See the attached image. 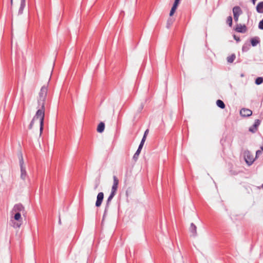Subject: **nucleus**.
I'll use <instances>...</instances> for the list:
<instances>
[{
    "label": "nucleus",
    "mask_w": 263,
    "mask_h": 263,
    "mask_svg": "<svg viewBox=\"0 0 263 263\" xmlns=\"http://www.w3.org/2000/svg\"><path fill=\"white\" fill-rule=\"evenodd\" d=\"M44 118L45 113L44 111L43 110H37L29 124V128H31L32 127L33 123L35 120L39 119L40 126V132L41 135L43 130Z\"/></svg>",
    "instance_id": "nucleus-1"
},
{
    "label": "nucleus",
    "mask_w": 263,
    "mask_h": 263,
    "mask_svg": "<svg viewBox=\"0 0 263 263\" xmlns=\"http://www.w3.org/2000/svg\"><path fill=\"white\" fill-rule=\"evenodd\" d=\"M47 93V87L43 86L39 92L38 98V107L40 108L38 110H43L45 112V102L46 99Z\"/></svg>",
    "instance_id": "nucleus-2"
},
{
    "label": "nucleus",
    "mask_w": 263,
    "mask_h": 263,
    "mask_svg": "<svg viewBox=\"0 0 263 263\" xmlns=\"http://www.w3.org/2000/svg\"><path fill=\"white\" fill-rule=\"evenodd\" d=\"M113 185L111 187V193L108 197V199L107 200L106 202V206L105 209V213L107 211V208L109 206V203L111 202V200L116 195V192L117 191L118 184H119V180L118 178L116 176H114L113 177Z\"/></svg>",
    "instance_id": "nucleus-3"
},
{
    "label": "nucleus",
    "mask_w": 263,
    "mask_h": 263,
    "mask_svg": "<svg viewBox=\"0 0 263 263\" xmlns=\"http://www.w3.org/2000/svg\"><path fill=\"white\" fill-rule=\"evenodd\" d=\"M13 214L14 215V216L11 218V225L14 228H20L23 222L21 214L18 213H13Z\"/></svg>",
    "instance_id": "nucleus-4"
},
{
    "label": "nucleus",
    "mask_w": 263,
    "mask_h": 263,
    "mask_svg": "<svg viewBox=\"0 0 263 263\" xmlns=\"http://www.w3.org/2000/svg\"><path fill=\"white\" fill-rule=\"evenodd\" d=\"M243 156L246 162L249 165H251L253 164L255 160L253 154L249 151H246L243 153Z\"/></svg>",
    "instance_id": "nucleus-5"
},
{
    "label": "nucleus",
    "mask_w": 263,
    "mask_h": 263,
    "mask_svg": "<svg viewBox=\"0 0 263 263\" xmlns=\"http://www.w3.org/2000/svg\"><path fill=\"white\" fill-rule=\"evenodd\" d=\"M20 164L21 167V178L23 180H25L27 177V172L25 170V167L24 166V160L22 155L20 158Z\"/></svg>",
    "instance_id": "nucleus-6"
},
{
    "label": "nucleus",
    "mask_w": 263,
    "mask_h": 263,
    "mask_svg": "<svg viewBox=\"0 0 263 263\" xmlns=\"http://www.w3.org/2000/svg\"><path fill=\"white\" fill-rule=\"evenodd\" d=\"M25 212V208L21 203H17L14 205L11 214L13 213H24Z\"/></svg>",
    "instance_id": "nucleus-7"
},
{
    "label": "nucleus",
    "mask_w": 263,
    "mask_h": 263,
    "mask_svg": "<svg viewBox=\"0 0 263 263\" xmlns=\"http://www.w3.org/2000/svg\"><path fill=\"white\" fill-rule=\"evenodd\" d=\"M260 122L261 121L260 120H255L253 125L249 128V131L252 133H255L257 131V128L260 125Z\"/></svg>",
    "instance_id": "nucleus-8"
},
{
    "label": "nucleus",
    "mask_w": 263,
    "mask_h": 263,
    "mask_svg": "<svg viewBox=\"0 0 263 263\" xmlns=\"http://www.w3.org/2000/svg\"><path fill=\"white\" fill-rule=\"evenodd\" d=\"M104 198V194L103 192L98 193L96 202V206L99 207L101 205Z\"/></svg>",
    "instance_id": "nucleus-9"
},
{
    "label": "nucleus",
    "mask_w": 263,
    "mask_h": 263,
    "mask_svg": "<svg viewBox=\"0 0 263 263\" xmlns=\"http://www.w3.org/2000/svg\"><path fill=\"white\" fill-rule=\"evenodd\" d=\"M235 31L240 33H245L247 31V27L245 25L237 24Z\"/></svg>",
    "instance_id": "nucleus-10"
},
{
    "label": "nucleus",
    "mask_w": 263,
    "mask_h": 263,
    "mask_svg": "<svg viewBox=\"0 0 263 263\" xmlns=\"http://www.w3.org/2000/svg\"><path fill=\"white\" fill-rule=\"evenodd\" d=\"M240 114L243 117H249L252 114V111L249 109L242 108L240 111Z\"/></svg>",
    "instance_id": "nucleus-11"
},
{
    "label": "nucleus",
    "mask_w": 263,
    "mask_h": 263,
    "mask_svg": "<svg viewBox=\"0 0 263 263\" xmlns=\"http://www.w3.org/2000/svg\"><path fill=\"white\" fill-rule=\"evenodd\" d=\"M233 13L234 16H239L242 13V11L239 6H235L233 8Z\"/></svg>",
    "instance_id": "nucleus-12"
},
{
    "label": "nucleus",
    "mask_w": 263,
    "mask_h": 263,
    "mask_svg": "<svg viewBox=\"0 0 263 263\" xmlns=\"http://www.w3.org/2000/svg\"><path fill=\"white\" fill-rule=\"evenodd\" d=\"M190 231L193 236L195 237L197 235V227L193 223L191 224Z\"/></svg>",
    "instance_id": "nucleus-13"
},
{
    "label": "nucleus",
    "mask_w": 263,
    "mask_h": 263,
    "mask_svg": "<svg viewBox=\"0 0 263 263\" xmlns=\"http://www.w3.org/2000/svg\"><path fill=\"white\" fill-rule=\"evenodd\" d=\"M256 11L258 13H263V1L259 2L256 6Z\"/></svg>",
    "instance_id": "nucleus-14"
},
{
    "label": "nucleus",
    "mask_w": 263,
    "mask_h": 263,
    "mask_svg": "<svg viewBox=\"0 0 263 263\" xmlns=\"http://www.w3.org/2000/svg\"><path fill=\"white\" fill-rule=\"evenodd\" d=\"M260 42L258 37H254L251 39V43L253 46H256Z\"/></svg>",
    "instance_id": "nucleus-15"
},
{
    "label": "nucleus",
    "mask_w": 263,
    "mask_h": 263,
    "mask_svg": "<svg viewBox=\"0 0 263 263\" xmlns=\"http://www.w3.org/2000/svg\"><path fill=\"white\" fill-rule=\"evenodd\" d=\"M105 124L103 122H100L97 127V132L101 133L104 130Z\"/></svg>",
    "instance_id": "nucleus-16"
},
{
    "label": "nucleus",
    "mask_w": 263,
    "mask_h": 263,
    "mask_svg": "<svg viewBox=\"0 0 263 263\" xmlns=\"http://www.w3.org/2000/svg\"><path fill=\"white\" fill-rule=\"evenodd\" d=\"M26 5V0H21L20 7L18 10V12L20 14L23 13V10Z\"/></svg>",
    "instance_id": "nucleus-17"
},
{
    "label": "nucleus",
    "mask_w": 263,
    "mask_h": 263,
    "mask_svg": "<svg viewBox=\"0 0 263 263\" xmlns=\"http://www.w3.org/2000/svg\"><path fill=\"white\" fill-rule=\"evenodd\" d=\"M217 105L221 109H223L225 107V104L221 100H218L216 101Z\"/></svg>",
    "instance_id": "nucleus-18"
},
{
    "label": "nucleus",
    "mask_w": 263,
    "mask_h": 263,
    "mask_svg": "<svg viewBox=\"0 0 263 263\" xmlns=\"http://www.w3.org/2000/svg\"><path fill=\"white\" fill-rule=\"evenodd\" d=\"M236 58L235 54H232L230 56L227 58V62L230 63H232L234 62Z\"/></svg>",
    "instance_id": "nucleus-19"
},
{
    "label": "nucleus",
    "mask_w": 263,
    "mask_h": 263,
    "mask_svg": "<svg viewBox=\"0 0 263 263\" xmlns=\"http://www.w3.org/2000/svg\"><path fill=\"white\" fill-rule=\"evenodd\" d=\"M232 22H233L232 17L231 16H228L227 19V23L229 25V26L230 27H232Z\"/></svg>",
    "instance_id": "nucleus-20"
},
{
    "label": "nucleus",
    "mask_w": 263,
    "mask_h": 263,
    "mask_svg": "<svg viewBox=\"0 0 263 263\" xmlns=\"http://www.w3.org/2000/svg\"><path fill=\"white\" fill-rule=\"evenodd\" d=\"M262 152H263V145L260 147V149L256 151L255 158L258 157L262 154Z\"/></svg>",
    "instance_id": "nucleus-21"
},
{
    "label": "nucleus",
    "mask_w": 263,
    "mask_h": 263,
    "mask_svg": "<svg viewBox=\"0 0 263 263\" xmlns=\"http://www.w3.org/2000/svg\"><path fill=\"white\" fill-rule=\"evenodd\" d=\"M263 82V78L261 77L257 78L255 80V83L257 85H259Z\"/></svg>",
    "instance_id": "nucleus-22"
},
{
    "label": "nucleus",
    "mask_w": 263,
    "mask_h": 263,
    "mask_svg": "<svg viewBox=\"0 0 263 263\" xmlns=\"http://www.w3.org/2000/svg\"><path fill=\"white\" fill-rule=\"evenodd\" d=\"M176 9H177L176 7L173 6V7L171 10L170 13V16H172L174 14Z\"/></svg>",
    "instance_id": "nucleus-23"
},
{
    "label": "nucleus",
    "mask_w": 263,
    "mask_h": 263,
    "mask_svg": "<svg viewBox=\"0 0 263 263\" xmlns=\"http://www.w3.org/2000/svg\"><path fill=\"white\" fill-rule=\"evenodd\" d=\"M139 154H140L139 152L136 151V152L135 153V154L133 156V159H134L135 161H136L138 158Z\"/></svg>",
    "instance_id": "nucleus-24"
},
{
    "label": "nucleus",
    "mask_w": 263,
    "mask_h": 263,
    "mask_svg": "<svg viewBox=\"0 0 263 263\" xmlns=\"http://www.w3.org/2000/svg\"><path fill=\"white\" fill-rule=\"evenodd\" d=\"M258 28L260 29L263 30V19L259 23Z\"/></svg>",
    "instance_id": "nucleus-25"
},
{
    "label": "nucleus",
    "mask_w": 263,
    "mask_h": 263,
    "mask_svg": "<svg viewBox=\"0 0 263 263\" xmlns=\"http://www.w3.org/2000/svg\"><path fill=\"white\" fill-rule=\"evenodd\" d=\"M179 3V2H177V1H175V2H174V3L173 4V6H175V7H176L177 8V6H178Z\"/></svg>",
    "instance_id": "nucleus-26"
},
{
    "label": "nucleus",
    "mask_w": 263,
    "mask_h": 263,
    "mask_svg": "<svg viewBox=\"0 0 263 263\" xmlns=\"http://www.w3.org/2000/svg\"><path fill=\"white\" fill-rule=\"evenodd\" d=\"M238 18H239V16H237L236 15L235 16H234V21L235 22H237L238 21Z\"/></svg>",
    "instance_id": "nucleus-27"
},
{
    "label": "nucleus",
    "mask_w": 263,
    "mask_h": 263,
    "mask_svg": "<svg viewBox=\"0 0 263 263\" xmlns=\"http://www.w3.org/2000/svg\"><path fill=\"white\" fill-rule=\"evenodd\" d=\"M148 132H149V130H148V129H147L145 131L143 136H145V137H146V136H147V134H148Z\"/></svg>",
    "instance_id": "nucleus-28"
},
{
    "label": "nucleus",
    "mask_w": 263,
    "mask_h": 263,
    "mask_svg": "<svg viewBox=\"0 0 263 263\" xmlns=\"http://www.w3.org/2000/svg\"><path fill=\"white\" fill-rule=\"evenodd\" d=\"M233 37H234V39L236 40L237 42L239 41H240V39L239 37H236V36L235 35H233Z\"/></svg>",
    "instance_id": "nucleus-29"
},
{
    "label": "nucleus",
    "mask_w": 263,
    "mask_h": 263,
    "mask_svg": "<svg viewBox=\"0 0 263 263\" xmlns=\"http://www.w3.org/2000/svg\"><path fill=\"white\" fill-rule=\"evenodd\" d=\"M146 137H145V136H143V138H142V139L141 141H143L145 142V140H146Z\"/></svg>",
    "instance_id": "nucleus-30"
},
{
    "label": "nucleus",
    "mask_w": 263,
    "mask_h": 263,
    "mask_svg": "<svg viewBox=\"0 0 263 263\" xmlns=\"http://www.w3.org/2000/svg\"><path fill=\"white\" fill-rule=\"evenodd\" d=\"M143 146V145L142 144H140L138 147H139L140 148H142Z\"/></svg>",
    "instance_id": "nucleus-31"
},
{
    "label": "nucleus",
    "mask_w": 263,
    "mask_h": 263,
    "mask_svg": "<svg viewBox=\"0 0 263 263\" xmlns=\"http://www.w3.org/2000/svg\"><path fill=\"white\" fill-rule=\"evenodd\" d=\"M141 149L142 148H140L139 147H138V149L137 150V152H139V153H141Z\"/></svg>",
    "instance_id": "nucleus-32"
},
{
    "label": "nucleus",
    "mask_w": 263,
    "mask_h": 263,
    "mask_svg": "<svg viewBox=\"0 0 263 263\" xmlns=\"http://www.w3.org/2000/svg\"><path fill=\"white\" fill-rule=\"evenodd\" d=\"M257 0H252L253 4L254 5Z\"/></svg>",
    "instance_id": "nucleus-33"
},
{
    "label": "nucleus",
    "mask_w": 263,
    "mask_h": 263,
    "mask_svg": "<svg viewBox=\"0 0 263 263\" xmlns=\"http://www.w3.org/2000/svg\"><path fill=\"white\" fill-rule=\"evenodd\" d=\"M245 49H246V47H245V46H243L242 47V50H243V51H245Z\"/></svg>",
    "instance_id": "nucleus-34"
},
{
    "label": "nucleus",
    "mask_w": 263,
    "mask_h": 263,
    "mask_svg": "<svg viewBox=\"0 0 263 263\" xmlns=\"http://www.w3.org/2000/svg\"><path fill=\"white\" fill-rule=\"evenodd\" d=\"M245 49H246V47H245V46H243L242 47V50H243V51H245Z\"/></svg>",
    "instance_id": "nucleus-35"
},
{
    "label": "nucleus",
    "mask_w": 263,
    "mask_h": 263,
    "mask_svg": "<svg viewBox=\"0 0 263 263\" xmlns=\"http://www.w3.org/2000/svg\"><path fill=\"white\" fill-rule=\"evenodd\" d=\"M145 142L143 141H141V142L140 144H142L143 145H144V143Z\"/></svg>",
    "instance_id": "nucleus-36"
},
{
    "label": "nucleus",
    "mask_w": 263,
    "mask_h": 263,
    "mask_svg": "<svg viewBox=\"0 0 263 263\" xmlns=\"http://www.w3.org/2000/svg\"><path fill=\"white\" fill-rule=\"evenodd\" d=\"M13 0H11V4H12Z\"/></svg>",
    "instance_id": "nucleus-37"
},
{
    "label": "nucleus",
    "mask_w": 263,
    "mask_h": 263,
    "mask_svg": "<svg viewBox=\"0 0 263 263\" xmlns=\"http://www.w3.org/2000/svg\"><path fill=\"white\" fill-rule=\"evenodd\" d=\"M175 1H177V2H179L180 1V0H175Z\"/></svg>",
    "instance_id": "nucleus-38"
},
{
    "label": "nucleus",
    "mask_w": 263,
    "mask_h": 263,
    "mask_svg": "<svg viewBox=\"0 0 263 263\" xmlns=\"http://www.w3.org/2000/svg\"><path fill=\"white\" fill-rule=\"evenodd\" d=\"M262 187L263 188V184H262Z\"/></svg>",
    "instance_id": "nucleus-39"
}]
</instances>
